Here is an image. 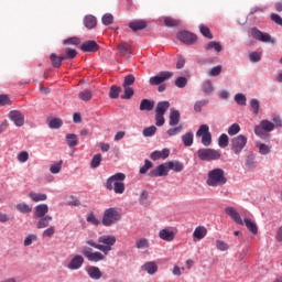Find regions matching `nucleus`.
Returning a JSON list of instances; mask_svg holds the SVG:
<instances>
[{"label":"nucleus","instance_id":"1","mask_svg":"<svg viewBox=\"0 0 282 282\" xmlns=\"http://www.w3.org/2000/svg\"><path fill=\"white\" fill-rule=\"evenodd\" d=\"M87 245L96 250H100L102 254H109L113 250V246H116V236H101L98 238V243L94 240H87Z\"/></svg>","mask_w":282,"mask_h":282},{"label":"nucleus","instance_id":"2","mask_svg":"<svg viewBox=\"0 0 282 282\" xmlns=\"http://www.w3.org/2000/svg\"><path fill=\"white\" fill-rule=\"evenodd\" d=\"M123 180H127L124 173L119 172L113 174L106 181L107 191H115L116 195H122L124 193Z\"/></svg>","mask_w":282,"mask_h":282},{"label":"nucleus","instance_id":"3","mask_svg":"<svg viewBox=\"0 0 282 282\" xmlns=\"http://www.w3.org/2000/svg\"><path fill=\"white\" fill-rule=\"evenodd\" d=\"M226 182H228V178H226V172L219 167L210 170L207 174V186H224Z\"/></svg>","mask_w":282,"mask_h":282},{"label":"nucleus","instance_id":"4","mask_svg":"<svg viewBox=\"0 0 282 282\" xmlns=\"http://www.w3.org/2000/svg\"><path fill=\"white\" fill-rule=\"evenodd\" d=\"M197 156L202 162H215L221 159V152L210 148H202L197 151Z\"/></svg>","mask_w":282,"mask_h":282},{"label":"nucleus","instance_id":"5","mask_svg":"<svg viewBox=\"0 0 282 282\" xmlns=\"http://www.w3.org/2000/svg\"><path fill=\"white\" fill-rule=\"evenodd\" d=\"M121 217L120 212L116 207H111L104 212L101 224L102 226H113L120 221Z\"/></svg>","mask_w":282,"mask_h":282},{"label":"nucleus","instance_id":"6","mask_svg":"<svg viewBox=\"0 0 282 282\" xmlns=\"http://www.w3.org/2000/svg\"><path fill=\"white\" fill-rule=\"evenodd\" d=\"M196 138H202L203 147H210L213 144V134L208 124H202L196 132Z\"/></svg>","mask_w":282,"mask_h":282},{"label":"nucleus","instance_id":"7","mask_svg":"<svg viewBox=\"0 0 282 282\" xmlns=\"http://www.w3.org/2000/svg\"><path fill=\"white\" fill-rule=\"evenodd\" d=\"M274 131V123L269 120H262L259 126L254 127V133L258 138H265V133Z\"/></svg>","mask_w":282,"mask_h":282},{"label":"nucleus","instance_id":"8","mask_svg":"<svg viewBox=\"0 0 282 282\" xmlns=\"http://www.w3.org/2000/svg\"><path fill=\"white\" fill-rule=\"evenodd\" d=\"M246 144H248V138L243 134H239L231 140V150L236 155H239V153L243 151Z\"/></svg>","mask_w":282,"mask_h":282},{"label":"nucleus","instance_id":"9","mask_svg":"<svg viewBox=\"0 0 282 282\" xmlns=\"http://www.w3.org/2000/svg\"><path fill=\"white\" fill-rule=\"evenodd\" d=\"M82 252L84 257L87 258L88 261H91L93 263L105 261V256H106L105 253L99 251L91 252V248L89 247H84Z\"/></svg>","mask_w":282,"mask_h":282},{"label":"nucleus","instance_id":"10","mask_svg":"<svg viewBox=\"0 0 282 282\" xmlns=\"http://www.w3.org/2000/svg\"><path fill=\"white\" fill-rule=\"evenodd\" d=\"M251 36L256 39V41H260V43H274V39L270 36V33H263L256 26L251 29Z\"/></svg>","mask_w":282,"mask_h":282},{"label":"nucleus","instance_id":"11","mask_svg":"<svg viewBox=\"0 0 282 282\" xmlns=\"http://www.w3.org/2000/svg\"><path fill=\"white\" fill-rule=\"evenodd\" d=\"M169 78H173V73L171 72H162L156 76L150 77V85L156 86V85H162V83H166Z\"/></svg>","mask_w":282,"mask_h":282},{"label":"nucleus","instance_id":"12","mask_svg":"<svg viewBox=\"0 0 282 282\" xmlns=\"http://www.w3.org/2000/svg\"><path fill=\"white\" fill-rule=\"evenodd\" d=\"M176 39L181 41V43H185V45H193L197 41V36L188 31H181L177 33Z\"/></svg>","mask_w":282,"mask_h":282},{"label":"nucleus","instance_id":"13","mask_svg":"<svg viewBox=\"0 0 282 282\" xmlns=\"http://www.w3.org/2000/svg\"><path fill=\"white\" fill-rule=\"evenodd\" d=\"M9 119L15 124V127H23V124H25V117H23V113H21V111H10Z\"/></svg>","mask_w":282,"mask_h":282},{"label":"nucleus","instance_id":"14","mask_svg":"<svg viewBox=\"0 0 282 282\" xmlns=\"http://www.w3.org/2000/svg\"><path fill=\"white\" fill-rule=\"evenodd\" d=\"M166 175H169V165L166 163L149 172V177H166Z\"/></svg>","mask_w":282,"mask_h":282},{"label":"nucleus","instance_id":"15","mask_svg":"<svg viewBox=\"0 0 282 282\" xmlns=\"http://www.w3.org/2000/svg\"><path fill=\"white\" fill-rule=\"evenodd\" d=\"M226 215L230 217L236 224H239V226H243V219H241V215H239V212L235 207H226L225 208Z\"/></svg>","mask_w":282,"mask_h":282},{"label":"nucleus","instance_id":"16","mask_svg":"<svg viewBox=\"0 0 282 282\" xmlns=\"http://www.w3.org/2000/svg\"><path fill=\"white\" fill-rule=\"evenodd\" d=\"M83 263H85V258L83 256H75L67 264L68 270H80L83 268Z\"/></svg>","mask_w":282,"mask_h":282},{"label":"nucleus","instance_id":"17","mask_svg":"<svg viewBox=\"0 0 282 282\" xmlns=\"http://www.w3.org/2000/svg\"><path fill=\"white\" fill-rule=\"evenodd\" d=\"M117 50L123 58H129L131 56V45L127 42H120L117 45Z\"/></svg>","mask_w":282,"mask_h":282},{"label":"nucleus","instance_id":"18","mask_svg":"<svg viewBox=\"0 0 282 282\" xmlns=\"http://www.w3.org/2000/svg\"><path fill=\"white\" fill-rule=\"evenodd\" d=\"M86 272L88 276H90V279H94V281H98L99 279H102V272L98 267H88L86 269Z\"/></svg>","mask_w":282,"mask_h":282},{"label":"nucleus","instance_id":"19","mask_svg":"<svg viewBox=\"0 0 282 282\" xmlns=\"http://www.w3.org/2000/svg\"><path fill=\"white\" fill-rule=\"evenodd\" d=\"M180 118H181L180 110L172 108L170 110V121H169L170 127H177V124H180Z\"/></svg>","mask_w":282,"mask_h":282},{"label":"nucleus","instance_id":"20","mask_svg":"<svg viewBox=\"0 0 282 282\" xmlns=\"http://www.w3.org/2000/svg\"><path fill=\"white\" fill-rule=\"evenodd\" d=\"M47 213H50V207L47 204H40L35 206L34 217L37 219L41 217H46L45 215H47Z\"/></svg>","mask_w":282,"mask_h":282},{"label":"nucleus","instance_id":"21","mask_svg":"<svg viewBox=\"0 0 282 282\" xmlns=\"http://www.w3.org/2000/svg\"><path fill=\"white\" fill-rule=\"evenodd\" d=\"M98 43L96 41H86L82 44V52H98Z\"/></svg>","mask_w":282,"mask_h":282},{"label":"nucleus","instance_id":"22","mask_svg":"<svg viewBox=\"0 0 282 282\" xmlns=\"http://www.w3.org/2000/svg\"><path fill=\"white\" fill-rule=\"evenodd\" d=\"M155 101L151 99H142L139 106L140 111H153Z\"/></svg>","mask_w":282,"mask_h":282},{"label":"nucleus","instance_id":"23","mask_svg":"<svg viewBox=\"0 0 282 282\" xmlns=\"http://www.w3.org/2000/svg\"><path fill=\"white\" fill-rule=\"evenodd\" d=\"M169 171H175V173H182L184 171V164L180 161H170L166 163Z\"/></svg>","mask_w":282,"mask_h":282},{"label":"nucleus","instance_id":"24","mask_svg":"<svg viewBox=\"0 0 282 282\" xmlns=\"http://www.w3.org/2000/svg\"><path fill=\"white\" fill-rule=\"evenodd\" d=\"M206 235H208V230L204 226L196 227L193 232L194 239H198V241H202Z\"/></svg>","mask_w":282,"mask_h":282},{"label":"nucleus","instance_id":"25","mask_svg":"<svg viewBox=\"0 0 282 282\" xmlns=\"http://www.w3.org/2000/svg\"><path fill=\"white\" fill-rule=\"evenodd\" d=\"M159 237L163 241H173V239H175V232H173V230L162 229L159 232Z\"/></svg>","mask_w":282,"mask_h":282},{"label":"nucleus","instance_id":"26","mask_svg":"<svg viewBox=\"0 0 282 282\" xmlns=\"http://www.w3.org/2000/svg\"><path fill=\"white\" fill-rule=\"evenodd\" d=\"M98 24V21L96 20V17L94 15H86L84 18V25L87 28V30H94L96 25Z\"/></svg>","mask_w":282,"mask_h":282},{"label":"nucleus","instance_id":"27","mask_svg":"<svg viewBox=\"0 0 282 282\" xmlns=\"http://www.w3.org/2000/svg\"><path fill=\"white\" fill-rule=\"evenodd\" d=\"M171 107V102L169 101H160L156 105L155 113L163 115L169 111V108Z\"/></svg>","mask_w":282,"mask_h":282},{"label":"nucleus","instance_id":"28","mask_svg":"<svg viewBox=\"0 0 282 282\" xmlns=\"http://www.w3.org/2000/svg\"><path fill=\"white\" fill-rule=\"evenodd\" d=\"M50 59H51L52 66L55 68H58L61 67V65H63V61H65V57L63 55L57 56L56 53H52L50 55Z\"/></svg>","mask_w":282,"mask_h":282},{"label":"nucleus","instance_id":"29","mask_svg":"<svg viewBox=\"0 0 282 282\" xmlns=\"http://www.w3.org/2000/svg\"><path fill=\"white\" fill-rule=\"evenodd\" d=\"M129 28L133 31V32H138L140 30H144V28H147V22L139 20V21H133L129 23Z\"/></svg>","mask_w":282,"mask_h":282},{"label":"nucleus","instance_id":"30","mask_svg":"<svg viewBox=\"0 0 282 282\" xmlns=\"http://www.w3.org/2000/svg\"><path fill=\"white\" fill-rule=\"evenodd\" d=\"M243 223L252 235H257V232H259V227H257V223L252 221V219L245 218Z\"/></svg>","mask_w":282,"mask_h":282},{"label":"nucleus","instance_id":"31","mask_svg":"<svg viewBox=\"0 0 282 282\" xmlns=\"http://www.w3.org/2000/svg\"><path fill=\"white\" fill-rule=\"evenodd\" d=\"M202 90H203V93H204L206 96H213V94L215 93V87L213 86V82L206 80V82L203 84Z\"/></svg>","mask_w":282,"mask_h":282},{"label":"nucleus","instance_id":"32","mask_svg":"<svg viewBox=\"0 0 282 282\" xmlns=\"http://www.w3.org/2000/svg\"><path fill=\"white\" fill-rule=\"evenodd\" d=\"M52 216H43L40 217V220L36 224V228H39L40 230L43 228H47V226H50V223L52 221Z\"/></svg>","mask_w":282,"mask_h":282},{"label":"nucleus","instance_id":"33","mask_svg":"<svg viewBox=\"0 0 282 282\" xmlns=\"http://www.w3.org/2000/svg\"><path fill=\"white\" fill-rule=\"evenodd\" d=\"M141 268L144 272H148V274H155V272H158V264H155V262H147Z\"/></svg>","mask_w":282,"mask_h":282},{"label":"nucleus","instance_id":"34","mask_svg":"<svg viewBox=\"0 0 282 282\" xmlns=\"http://www.w3.org/2000/svg\"><path fill=\"white\" fill-rule=\"evenodd\" d=\"M120 91H122V88H120V86L112 85L110 87L109 98H111L112 100L120 98Z\"/></svg>","mask_w":282,"mask_h":282},{"label":"nucleus","instance_id":"35","mask_svg":"<svg viewBox=\"0 0 282 282\" xmlns=\"http://www.w3.org/2000/svg\"><path fill=\"white\" fill-rule=\"evenodd\" d=\"M256 147L259 149V153L261 155H268V153H270V151H272V147L258 142L256 143Z\"/></svg>","mask_w":282,"mask_h":282},{"label":"nucleus","instance_id":"36","mask_svg":"<svg viewBox=\"0 0 282 282\" xmlns=\"http://www.w3.org/2000/svg\"><path fill=\"white\" fill-rule=\"evenodd\" d=\"M66 141L70 149H74L78 144V137L74 133L66 134Z\"/></svg>","mask_w":282,"mask_h":282},{"label":"nucleus","instance_id":"37","mask_svg":"<svg viewBox=\"0 0 282 282\" xmlns=\"http://www.w3.org/2000/svg\"><path fill=\"white\" fill-rule=\"evenodd\" d=\"M193 140H194L193 132H187L182 137V142L184 147H193Z\"/></svg>","mask_w":282,"mask_h":282},{"label":"nucleus","instance_id":"38","mask_svg":"<svg viewBox=\"0 0 282 282\" xmlns=\"http://www.w3.org/2000/svg\"><path fill=\"white\" fill-rule=\"evenodd\" d=\"M149 246H150V242H149V239L147 238H140L135 241V248H138V250H147Z\"/></svg>","mask_w":282,"mask_h":282},{"label":"nucleus","instance_id":"39","mask_svg":"<svg viewBox=\"0 0 282 282\" xmlns=\"http://www.w3.org/2000/svg\"><path fill=\"white\" fill-rule=\"evenodd\" d=\"M30 199H32V202H45V199H47V195L46 194H39V193H34L31 192L29 194Z\"/></svg>","mask_w":282,"mask_h":282},{"label":"nucleus","instance_id":"40","mask_svg":"<svg viewBox=\"0 0 282 282\" xmlns=\"http://www.w3.org/2000/svg\"><path fill=\"white\" fill-rule=\"evenodd\" d=\"M123 87V91L124 95L121 96L122 100H131V98H133V88H131V86H122Z\"/></svg>","mask_w":282,"mask_h":282},{"label":"nucleus","instance_id":"41","mask_svg":"<svg viewBox=\"0 0 282 282\" xmlns=\"http://www.w3.org/2000/svg\"><path fill=\"white\" fill-rule=\"evenodd\" d=\"M50 129H61L63 127V119L61 118H53L48 122Z\"/></svg>","mask_w":282,"mask_h":282},{"label":"nucleus","instance_id":"42","mask_svg":"<svg viewBox=\"0 0 282 282\" xmlns=\"http://www.w3.org/2000/svg\"><path fill=\"white\" fill-rule=\"evenodd\" d=\"M17 210H19V213H23L24 215L28 213H32V207H30V205L25 204V203H20L15 206Z\"/></svg>","mask_w":282,"mask_h":282},{"label":"nucleus","instance_id":"43","mask_svg":"<svg viewBox=\"0 0 282 282\" xmlns=\"http://www.w3.org/2000/svg\"><path fill=\"white\" fill-rule=\"evenodd\" d=\"M175 86L178 87V89H184L186 85H188V79L186 77H177L174 82Z\"/></svg>","mask_w":282,"mask_h":282},{"label":"nucleus","instance_id":"44","mask_svg":"<svg viewBox=\"0 0 282 282\" xmlns=\"http://www.w3.org/2000/svg\"><path fill=\"white\" fill-rule=\"evenodd\" d=\"M91 90H84L78 94L79 100H84V102H88L93 98Z\"/></svg>","mask_w":282,"mask_h":282},{"label":"nucleus","instance_id":"45","mask_svg":"<svg viewBox=\"0 0 282 282\" xmlns=\"http://www.w3.org/2000/svg\"><path fill=\"white\" fill-rule=\"evenodd\" d=\"M182 131H184V127L183 126H177L175 128H170L166 133L170 138H173V135H177L180 133H182Z\"/></svg>","mask_w":282,"mask_h":282},{"label":"nucleus","instance_id":"46","mask_svg":"<svg viewBox=\"0 0 282 282\" xmlns=\"http://www.w3.org/2000/svg\"><path fill=\"white\" fill-rule=\"evenodd\" d=\"M206 105H208V100H207V99L197 100V101L194 104V111H195L196 113L202 112V107H206Z\"/></svg>","mask_w":282,"mask_h":282},{"label":"nucleus","instance_id":"47","mask_svg":"<svg viewBox=\"0 0 282 282\" xmlns=\"http://www.w3.org/2000/svg\"><path fill=\"white\" fill-rule=\"evenodd\" d=\"M228 134H220V137L218 138V147H220V149H226V147H228Z\"/></svg>","mask_w":282,"mask_h":282},{"label":"nucleus","instance_id":"48","mask_svg":"<svg viewBox=\"0 0 282 282\" xmlns=\"http://www.w3.org/2000/svg\"><path fill=\"white\" fill-rule=\"evenodd\" d=\"M100 162H102V155L96 154L90 162V169H98V166H100Z\"/></svg>","mask_w":282,"mask_h":282},{"label":"nucleus","instance_id":"49","mask_svg":"<svg viewBox=\"0 0 282 282\" xmlns=\"http://www.w3.org/2000/svg\"><path fill=\"white\" fill-rule=\"evenodd\" d=\"M155 131H158V128L155 126H150L143 129V135L144 138H151L152 135H155Z\"/></svg>","mask_w":282,"mask_h":282},{"label":"nucleus","instance_id":"50","mask_svg":"<svg viewBox=\"0 0 282 282\" xmlns=\"http://www.w3.org/2000/svg\"><path fill=\"white\" fill-rule=\"evenodd\" d=\"M200 34L205 36L206 39L212 40L213 39V33H210V29L204 24L199 25Z\"/></svg>","mask_w":282,"mask_h":282},{"label":"nucleus","instance_id":"51","mask_svg":"<svg viewBox=\"0 0 282 282\" xmlns=\"http://www.w3.org/2000/svg\"><path fill=\"white\" fill-rule=\"evenodd\" d=\"M61 169H63V161H59L55 164H52L51 167H50V172L53 175H56V174L61 173Z\"/></svg>","mask_w":282,"mask_h":282},{"label":"nucleus","instance_id":"52","mask_svg":"<svg viewBox=\"0 0 282 282\" xmlns=\"http://www.w3.org/2000/svg\"><path fill=\"white\" fill-rule=\"evenodd\" d=\"M164 24L166 25V28H177V25H180V20L173 18H165Z\"/></svg>","mask_w":282,"mask_h":282},{"label":"nucleus","instance_id":"53","mask_svg":"<svg viewBox=\"0 0 282 282\" xmlns=\"http://www.w3.org/2000/svg\"><path fill=\"white\" fill-rule=\"evenodd\" d=\"M206 50H215V52H221V44L219 42L212 41L207 44Z\"/></svg>","mask_w":282,"mask_h":282},{"label":"nucleus","instance_id":"54","mask_svg":"<svg viewBox=\"0 0 282 282\" xmlns=\"http://www.w3.org/2000/svg\"><path fill=\"white\" fill-rule=\"evenodd\" d=\"M133 83H135V76H133L132 74L127 75L124 77L122 87H131V85H133Z\"/></svg>","mask_w":282,"mask_h":282},{"label":"nucleus","instance_id":"55","mask_svg":"<svg viewBox=\"0 0 282 282\" xmlns=\"http://www.w3.org/2000/svg\"><path fill=\"white\" fill-rule=\"evenodd\" d=\"M241 131V127L238 123H234L228 129L229 135H237Z\"/></svg>","mask_w":282,"mask_h":282},{"label":"nucleus","instance_id":"56","mask_svg":"<svg viewBox=\"0 0 282 282\" xmlns=\"http://www.w3.org/2000/svg\"><path fill=\"white\" fill-rule=\"evenodd\" d=\"M86 220L88 224H93V226H100V220L96 218V215H94V213L88 214Z\"/></svg>","mask_w":282,"mask_h":282},{"label":"nucleus","instance_id":"57","mask_svg":"<svg viewBox=\"0 0 282 282\" xmlns=\"http://www.w3.org/2000/svg\"><path fill=\"white\" fill-rule=\"evenodd\" d=\"M149 169H153V162H151L150 160H145L144 165L142 167H140L139 173L141 175H144V173H147V171H149Z\"/></svg>","mask_w":282,"mask_h":282},{"label":"nucleus","instance_id":"58","mask_svg":"<svg viewBox=\"0 0 282 282\" xmlns=\"http://www.w3.org/2000/svg\"><path fill=\"white\" fill-rule=\"evenodd\" d=\"M28 160H30V153H28V151H22L18 154V162L23 164L28 162Z\"/></svg>","mask_w":282,"mask_h":282},{"label":"nucleus","instance_id":"59","mask_svg":"<svg viewBox=\"0 0 282 282\" xmlns=\"http://www.w3.org/2000/svg\"><path fill=\"white\" fill-rule=\"evenodd\" d=\"M101 22L104 23V25H111V23H113V15H111V13H106L101 18Z\"/></svg>","mask_w":282,"mask_h":282},{"label":"nucleus","instance_id":"60","mask_svg":"<svg viewBox=\"0 0 282 282\" xmlns=\"http://www.w3.org/2000/svg\"><path fill=\"white\" fill-rule=\"evenodd\" d=\"M235 100H236L237 105H240L241 107H246V95L237 94L235 96Z\"/></svg>","mask_w":282,"mask_h":282},{"label":"nucleus","instance_id":"61","mask_svg":"<svg viewBox=\"0 0 282 282\" xmlns=\"http://www.w3.org/2000/svg\"><path fill=\"white\" fill-rule=\"evenodd\" d=\"M164 122H166V120L164 119V115H160V113L155 112L156 127H164Z\"/></svg>","mask_w":282,"mask_h":282},{"label":"nucleus","instance_id":"62","mask_svg":"<svg viewBox=\"0 0 282 282\" xmlns=\"http://www.w3.org/2000/svg\"><path fill=\"white\" fill-rule=\"evenodd\" d=\"M251 108L253 109V113L257 116L259 113V107H261V104L258 99H251L250 101Z\"/></svg>","mask_w":282,"mask_h":282},{"label":"nucleus","instance_id":"63","mask_svg":"<svg viewBox=\"0 0 282 282\" xmlns=\"http://www.w3.org/2000/svg\"><path fill=\"white\" fill-rule=\"evenodd\" d=\"M78 53L76 52V50H74V48H66V55H63V57L65 58V59H67V58H76V55H77Z\"/></svg>","mask_w":282,"mask_h":282},{"label":"nucleus","instance_id":"64","mask_svg":"<svg viewBox=\"0 0 282 282\" xmlns=\"http://www.w3.org/2000/svg\"><path fill=\"white\" fill-rule=\"evenodd\" d=\"M271 21H273V23H276V25H281V28H282V18H281V15H279L276 13H272L271 14Z\"/></svg>","mask_w":282,"mask_h":282}]
</instances>
